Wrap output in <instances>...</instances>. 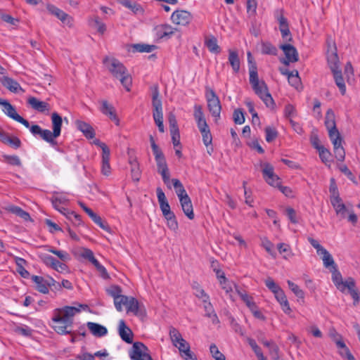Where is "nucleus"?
Segmentation results:
<instances>
[{"instance_id":"obj_37","label":"nucleus","mask_w":360,"mask_h":360,"mask_svg":"<svg viewBox=\"0 0 360 360\" xmlns=\"http://www.w3.org/2000/svg\"><path fill=\"white\" fill-rule=\"evenodd\" d=\"M121 4L126 8L130 9L133 13H138L143 12V8L140 4L130 1V0H122Z\"/></svg>"},{"instance_id":"obj_43","label":"nucleus","mask_w":360,"mask_h":360,"mask_svg":"<svg viewBox=\"0 0 360 360\" xmlns=\"http://www.w3.org/2000/svg\"><path fill=\"white\" fill-rule=\"evenodd\" d=\"M38 136H39L43 140L49 143L52 146H55L57 144V142L55 141L53 136L51 134V131L49 129H41V132H39Z\"/></svg>"},{"instance_id":"obj_33","label":"nucleus","mask_w":360,"mask_h":360,"mask_svg":"<svg viewBox=\"0 0 360 360\" xmlns=\"http://www.w3.org/2000/svg\"><path fill=\"white\" fill-rule=\"evenodd\" d=\"M1 140L3 143L9 145L14 148H18L20 146V140L15 136H10L7 134H1Z\"/></svg>"},{"instance_id":"obj_55","label":"nucleus","mask_w":360,"mask_h":360,"mask_svg":"<svg viewBox=\"0 0 360 360\" xmlns=\"http://www.w3.org/2000/svg\"><path fill=\"white\" fill-rule=\"evenodd\" d=\"M131 177L134 181H139L141 177V172L139 167V165L136 161L134 162V165L131 166Z\"/></svg>"},{"instance_id":"obj_36","label":"nucleus","mask_w":360,"mask_h":360,"mask_svg":"<svg viewBox=\"0 0 360 360\" xmlns=\"http://www.w3.org/2000/svg\"><path fill=\"white\" fill-rule=\"evenodd\" d=\"M261 51L263 54L276 56L277 55L278 50L271 43L266 41L262 42Z\"/></svg>"},{"instance_id":"obj_40","label":"nucleus","mask_w":360,"mask_h":360,"mask_svg":"<svg viewBox=\"0 0 360 360\" xmlns=\"http://www.w3.org/2000/svg\"><path fill=\"white\" fill-rule=\"evenodd\" d=\"M249 73H250V84L252 86H257L259 77L257 73V65H252L251 67H249Z\"/></svg>"},{"instance_id":"obj_3","label":"nucleus","mask_w":360,"mask_h":360,"mask_svg":"<svg viewBox=\"0 0 360 360\" xmlns=\"http://www.w3.org/2000/svg\"><path fill=\"white\" fill-rule=\"evenodd\" d=\"M103 63L112 75L118 79L125 89L129 91L132 79L125 66L117 59L108 56L103 58Z\"/></svg>"},{"instance_id":"obj_47","label":"nucleus","mask_w":360,"mask_h":360,"mask_svg":"<svg viewBox=\"0 0 360 360\" xmlns=\"http://www.w3.org/2000/svg\"><path fill=\"white\" fill-rule=\"evenodd\" d=\"M195 120L197 121L198 127L200 131L210 129L207 124L206 119L204 117L203 114H195Z\"/></svg>"},{"instance_id":"obj_12","label":"nucleus","mask_w":360,"mask_h":360,"mask_svg":"<svg viewBox=\"0 0 360 360\" xmlns=\"http://www.w3.org/2000/svg\"><path fill=\"white\" fill-rule=\"evenodd\" d=\"M207 107L210 112H220L221 107L219 99L214 91L210 88H206Z\"/></svg>"},{"instance_id":"obj_35","label":"nucleus","mask_w":360,"mask_h":360,"mask_svg":"<svg viewBox=\"0 0 360 360\" xmlns=\"http://www.w3.org/2000/svg\"><path fill=\"white\" fill-rule=\"evenodd\" d=\"M110 152L106 154H102L101 172L105 176H108L110 174Z\"/></svg>"},{"instance_id":"obj_54","label":"nucleus","mask_w":360,"mask_h":360,"mask_svg":"<svg viewBox=\"0 0 360 360\" xmlns=\"http://www.w3.org/2000/svg\"><path fill=\"white\" fill-rule=\"evenodd\" d=\"M107 293L112 297L114 300L122 294V288L118 285H112L106 290Z\"/></svg>"},{"instance_id":"obj_32","label":"nucleus","mask_w":360,"mask_h":360,"mask_svg":"<svg viewBox=\"0 0 360 360\" xmlns=\"http://www.w3.org/2000/svg\"><path fill=\"white\" fill-rule=\"evenodd\" d=\"M131 49L134 53H150L156 49V46L146 44H134L131 45Z\"/></svg>"},{"instance_id":"obj_17","label":"nucleus","mask_w":360,"mask_h":360,"mask_svg":"<svg viewBox=\"0 0 360 360\" xmlns=\"http://www.w3.org/2000/svg\"><path fill=\"white\" fill-rule=\"evenodd\" d=\"M127 312H132L136 316H141L145 313L143 305L140 304L139 301L134 297H129L127 304Z\"/></svg>"},{"instance_id":"obj_63","label":"nucleus","mask_w":360,"mask_h":360,"mask_svg":"<svg viewBox=\"0 0 360 360\" xmlns=\"http://www.w3.org/2000/svg\"><path fill=\"white\" fill-rule=\"evenodd\" d=\"M202 136V141L203 143L208 146L209 145L212 144V137L210 129L200 131Z\"/></svg>"},{"instance_id":"obj_6","label":"nucleus","mask_w":360,"mask_h":360,"mask_svg":"<svg viewBox=\"0 0 360 360\" xmlns=\"http://www.w3.org/2000/svg\"><path fill=\"white\" fill-rule=\"evenodd\" d=\"M129 356L131 360H153L148 348L141 342H136L133 344Z\"/></svg>"},{"instance_id":"obj_56","label":"nucleus","mask_w":360,"mask_h":360,"mask_svg":"<svg viewBox=\"0 0 360 360\" xmlns=\"http://www.w3.org/2000/svg\"><path fill=\"white\" fill-rule=\"evenodd\" d=\"M266 132V141L267 142H271L278 136V132L275 129L271 127H266L265 129Z\"/></svg>"},{"instance_id":"obj_62","label":"nucleus","mask_w":360,"mask_h":360,"mask_svg":"<svg viewBox=\"0 0 360 360\" xmlns=\"http://www.w3.org/2000/svg\"><path fill=\"white\" fill-rule=\"evenodd\" d=\"M4 158L6 162L11 165H21V161L17 155H4Z\"/></svg>"},{"instance_id":"obj_11","label":"nucleus","mask_w":360,"mask_h":360,"mask_svg":"<svg viewBox=\"0 0 360 360\" xmlns=\"http://www.w3.org/2000/svg\"><path fill=\"white\" fill-rule=\"evenodd\" d=\"M279 48L283 51L286 58V59H284L282 61L283 63L288 65L290 63H295L298 61V52L294 46L285 44L280 45Z\"/></svg>"},{"instance_id":"obj_7","label":"nucleus","mask_w":360,"mask_h":360,"mask_svg":"<svg viewBox=\"0 0 360 360\" xmlns=\"http://www.w3.org/2000/svg\"><path fill=\"white\" fill-rule=\"evenodd\" d=\"M275 18L279 24V30L282 38L286 41H292V37L289 29V24L287 18L283 15V11L277 10L275 12Z\"/></svg>"},{"instance_id":"obj_31","label":"nucleus","mask_w":360,"mask_h":360,"mask_svg":"<svg viewBox=\"0 0 360 360\" xmlns=\"http://www.w3.org/2000/svg\"><path fill=\"white\" fill-rule=\"evenodd\" d=\"M205 44L207 47L208 50L213 53H219L221 51V49L217 44V39L214 36L208 37L205 39Z\"/></svg>"},{"instance_id":"obj_21","label":"nucleus","mask_w":360,"mask_h":360,"mask_svg":"<svg viewBox=\"0 0 360 360\" xmlns=\"http://www.w3.org/2000/svg\"><path fill=\"white\" fill-rule=\"evenodd\" d=\"M152 105L153 112H162V101L158 86H154L152 88Z\"/></svg>"},{"instance_id":"obj_20","label":"nucleus","mask_w":360,"mask_h":360,"mask_svg":"<svg viewBox=\"0 0 360 360\" xmlns=\"http://www.w3.org/2000/svg\"><path fill=\"white\" fill-rule=\"evenodd\" d=\"M156 193L160 210L164 215L171 211L170 206L167 202L165 194L161 188H157Z\"/></svg>"},{"instance_id":"obj_38","label":"nucleus","mask_w":360,"mask_h":360,"mask_svg":"<svg viewBox=\"0 0 360 360\" xmlns=\"http://www.w3.org/2000/svg\"><path fill=\"white\" fill-rule=\"evenodd\" d=\"M15 263L18 267L17 271L21 276L28 278L30 273L23 266L27 263L26 260L20 257H16Z\"/></svg>"},{"instance_id":"obj_29","label":"nucleus","mask_w":360,"mask_h":360,"mask_svg":"<svg viewBox=\"0 0 360 360\" xmlns=\"http://www.w3.org/2000/svg\"><path fill=\"white\" fill-rule=\"evenodd\" d=\"M171 181L179 200L184 198V197H188L182 183L179 179H172Z\"/></svg>"},{"instance_id":"obj_13","label":"nucleus","mask_w":360,"mask_h":360,"mask_svg":"<svg viewBox=\"0 0 360 360\" xmlns=\"http://www.w3.org/2000/svg\"><path fill=\"white\" fill-rule=\"evenodd\" d=\"M171 20L174 24L185 26L190 23L192 15L188 11L177 10L173 12Z\"/></svg>"},{"instance_id":"obj_8","label":"nucleus","mask_w":360,"mask_h":360,"mask_svg":"<svg viewBox=\"0 0 360 360\" xmlns=\"http://www.w3.org/2000/svg\"><path fill=\"white\" fill-rule=\"evenodd\" d=\"M255 94L264 101L267 107L274 104V100L268 92V88L264 81L258 82L257 86H252Z\"/></svg>"},{"instance_id":"obj_28","label":"nucleus","mask_w":360,"mask_h":360,"mask_svg":"<svg viewBox=\"0 0 360 360\" xmlns=\"http://www.w3.org/2000/svg\"><path fill=\"white\" fill-rule=\"evenodd\" d=\"M319 255H322V260L323 262V265L326 268L333 269L334 267H337V265H336L332 255L329 253V252L326 249H324Z\"/></svg>"},{"instance_id":"obj_10","label":"nucleus","mask_w":360,"mask_h":360,"mask_svg":"<svg viewBox=\"0 0 360 360\" xmlns=\"http://www.w3.org/2000/svg\"><path fill=\"white\" fill-rule=\"evenodd\" d=\"M46 8L51 14L55 15L63 24L68 25L69 27H72L73 18L70 15L51 4H48Z\"/></svg>"},{"instance_id":"obj_39","label":"nucleus","mask_w":360,"mask_h":360,"mask_svg":"<svg viewBox=\"0 0 360 360\" xmlns=\"http://www.w3.org/2000/svg\"><path fill=\"white\" fill-rule=\"evenodd\" d=\"M261 166L262 167V172L264 180L269 177L273 176V178H275L274 168L271 164L269 162H264L261 165Z\"/></svg>"},{"instance_id":"obj_51","label":"nucleus","mask_w":360,"mask_h":360,"mask_svg":"<svg viewBox=\"0 0 360 360\" xmlns=\"http://www.w3.org/2000/svg\"><path fill=\"white\" fill-rule=\"evenodd\" d=\"M0 106L4 112H16L15 108L6 99L0 98Z\"/></svg>"},{"instance_id":"obj_24","label":"nucleus","mask_w":360,"mask_h":360,"mask_svg":"<svg viewBox=\"0 0 360 360\" xmlns=\"http://www.w3.org/2000/svg\"><path fill=\"white\" fill-rule=\"evenodd\" d=\"M229 63L231 65L233 72L238 73L240 70V58L236 50H229Z\"/></svg>"},{"instance_id":"obj_42","label":"nucleus","mask_w":360,"mask_h":360,"mask_svg":"<svg viewBox=\"0 0 360 360\" xmlns=\"http://www.w3.org/2000/svg\"><path fill=\"white\" fill-rule=\"evenodd\" d=\"M129 300V297H127L126 295H123L122 294L120 296H118L117 297H116L114 300V304H115V307L116 309L118 311H122V306L124 305L127 307Z\"/></svg>"},{"instance_id":"obj_41","label":"nucleus","mask_w":360,"mask_h":360,"mask_svg":"<svg viewBox=\"0 0 360 360\" xmlns=\"http://www.w3.org/2000/svg\"><path fill=\"white\" fill-rule=\"evenodd\" d=\"M277 248L280 254H283V258L285 259L294 255L290 245L286 243H281L278 244Z\"/></svg>"},{"instance_id":"obj_27","label":"nucleus","mask_w":360,"mask_h":360,"mask_svg":"<svg viewBox=\"0 0 360 360\" xmlns=\"http://www.w3.org/2000/svg\"><path fill=\"white\" fill-rule=\"evenodd\" d=\"M177 347L181 353H183L182 355L186 360H188V359H192V352L190 349V345L188 342H187L184 339L180 340L178 342Z\"/></svg>"},{"instance_id":"obj_34","label":"nucleus","mask_w":360,"mask_h":360,"mask_svg":"<svg viewBox=\"0 0 360 360\" xmlns=\"http://www.w3.org/2000/svg\"><path fill=\"white\" fill-rule=\"evenodd\" d=\"M7 210L9 212L16 214L17 216L21 217L22 219H25V221H28L30 219V216L28 212L24 211L20 207L11 205L8 206L7 207Z\"/></svg>"},{"instance_id":"obj_5","label":"nucleus","mask_w":360,"mask_h":360,"mask_svg":"<svg viewBox=\"0 0 360 360\" xmlns=\"http://www.w3.org/2000/svg\"><path fill=\"white\" fill-rule=\"evenodd\" d=\"M331 205L340 219L347 218L348 221L353 225L357 223L358 217L356 214L354 212L352 209H350L349 206H346V205L343 203L342 199L339 200L338 202H333Z\"/></svg>"},{"instance_id":"obj_44","label":"nucleus","mask_w":360,"mask_h":360,"mask_svg":"<svg viewBox=\"0 0 360 360\" xmlns=\"http://www.w3.org/2000/svg\"><path fill=\"white\" fill-rule=\"evenodd\" d=\"M288 79V82L291 86H294L296 89H298L299 86L300 85L301 81L298 75L297 70L290 72V74H289Z\"/></svg>"},{"instance_id":"obj_30","label":"nucleus","mask_w":360,"mask_h":360,"mask_svg":"<svg viewBox=\"0 0 360 360\" xmlns=\"http://www.w3.org/2000/svg\"><path fill=\"white\" fill-rule=\"evenodd\" d=\"M329 192L330 193V203L338 201L342 198L340 197L338 188L334 178H331L330 181Z\"/></svg>"},{"instance_id":"obj_60","label":"nucleus","mask_w":360,"mask_h":360,"mask_svg":"<svg viewBox=\"0 0 360 360\" xmlns=\"http://www.w3.org/2000/svg\"><path fill=\"white\" fill-rule=\"evenodd\" d=\"M14 331L16 333L20 334L25 337H29L32 335V329H30L28 326H17L15 328Z\"/></svg>"},{"instance_id":"obj_50","label":"nucleus","mask_w":360,"mask_h":360,"mask_svg":"<svg viewBox=\"0 0 360 360\" xmlns=\"http://www.w3.org/2000/svg\"><path fill=\"white\" fill-rule=\"evenodd\" d=\"M262 246L269 254H270L272 257H276V253L274 250V244L270 240L266 238H263L262 240Z\"/></svg>"},{"instance_id":"obj_59","label":"nucleus","mask_w":360,"mask_h":360,"mask_svg":"<svg viewBox=\"0 0 360 360\" xmlns=\"http://www.w3.org/2000/svg\"><path fill=\"white\" fill-rule=\"evenodd\" d=\"M269 351L272 360L280 359L279 347L276 343L269 348Z\"/></svg>"},{"instance_id":"obj_61","label":"nucleus","mask_w":360,"mask_h":360,"mask_svg":"<svg viewBox=\"0 0 360 360\" xmlns=\"http://www.w3.org/2000/svg\"><path fill=\"white\" fill-rule=\"evenodd\" d=\"M49 251L53 254L57 255L62 261H66L70 259V255L65 251L57 250L53 248H49Z\"/></svg>"},{"instance_id":"obj_2","label":"nucleus","mask_w":360,"mask_h":360,"mask_svg":"<svg viewBox=\"0 0 360 360\" xmlns=\"http://www.w3.org/2000/svg\"><path fill=\"white\" fill-rule=\"evenodd\" d=\"M326 57L328 66L333 73L336 85L339 88L341 94L344 95L346 91V87L342 77V70L339 68L340 60L335 43L330 37H328L326 40Z\"/></svg>"},{"instance_id":"obj_58","label":"nucleus","mask_w":360,"mask_h":360,"mask_svg":"<svg viewBox=\"0 0 360 360\" xmlns=\"http://www.w3.org/2000/svg\"><path fill=\"white\" fill-rule=\"evenodd\" d=\"M334 114H327L325 120V125L328 130L334 129L336 128Z\"/></svg>"},{"instance_id":"obj_46","label":"nucleus","mask_w":360,"mask_h":360,"mask_svg":"<svg viewBox=\"0 0 360 360\" xmlns=\"http://www.w3.org/2000/svg\"><path fill=\"white\" fill-rule=\"evenodd\" d=\"M169 336L174 346H177L178 342L184 339L179 331L174 327L169 328Z\"/></svg>"},{"instance_id":"obj_26","label":"nucleus","mask_w":360,"mask_h":360,"mask_svg":"<svg viewBox=\"0 0 360 360\" xmlns=\"http://www.w3.org/2000/svg\"><path fill=\"white\" fill-rule=\"evenodd\" d=\"M32 280L36 284L37 290L44 294L49 293V283L47 280L39 276H32Z\"/></svg>"},{"instance_id":"obj_19","label":"nucleus","mask_w":360,"mask_h":360,"mask_svg":"<svg viewBox=\"0 0 360 360\" xmlns=\"http://www.w3.org/2000/svg\"><path fill=\"white\" fill-rule=\"evenodd\" d=\"M179 202L181 204V209L185 215L189 219H193L195 215L193 212L192 202L190 197H184V198L179 200Z\"/></svg>"},{"instance_id":"obj_1","label":"nucleus","mask_w":360,"mask_h":360,"mask_svg":"<svg viewBox=\"0 0 360 360\" xmlns=\"http://www.w3.org/2000/svg\"><path fill=\"white\" fill-rule=\"evenodd\" d=\"M80 312V309L75 307L65 306L53 310L52 321L54 322V330L60 335L71 334L68 328L73 324L75 315Z\"/></svg>"},{"instance_id":"obj_57","label":"nucleus","mask_w":360,"mask_h":360,"mask_svg":"<svg viewBox=\"0 0 360 360\" xmlns=\"http://www.w3.org/2000/svg\"><path fill=\"white\" fill-rule=\"evenodd\" d=\"M51 202L55 209H58L59 207L67 203V200L63 197L53 196L51 198Z\"/></svg>"},{"instance_id":"obj_64","label":"nucleus","mask_w":360,"mask_h":360,"mask_svg":"<svg viewBox=\"0 0 360 360\" xmlns=\"http://www.w3.org/2000/svg\"><path fill=\"white\" fill-rule=\"evenodd\" d=\"M318 150L319 153V157L322 162L324 163L328 162V159L330 156V151L328 149L325 148L324 147H321Z\"/></svg>"},{"instance_id":"obj_23","label":"nucleus","mask_w":360,"mask_h":360,"mask_svg":"<svg viewBox=\"0 0 360 360\" xmlns=\"http://www.w3.org/2000/svg\"><path fill=\"white\" fill-rule=\"evenodd\" d=\"M86 326L90 332L96 337H103L108 333L107 328L98 323L88 322Z\"/></svg>"},{"instance_id":"obj_52","label":"nucleus","mask_w":360,"mask_h":360,"mask_svg":"<svg viewBox=\"0 0 360 360\" xmlns=\"http://www.w3.org/2000/svg\"><path fill=\"white\" fill-rule=\"evenodd\" d=\"M210 350L215 360H226L225 356L219 351L217 347L214 344L210 345Z\"/></svg>"},{"instance_id":"obj_4","label":"nucleus","mask_w":360,"mask_h":360,"mask_svg":"<svg viewBox=\"0 0 360 360\" xmlns=\"http://www.w3.org/2000/svg\"><path fill=\"white\" fill-rule=\"evenodd\" d=\"M332 272V280L336 288L341 291L345 292L346 289L348 290L349 293L354 300V305L356 306L360 300V295L358 289L356 287L355 281L353 278L349 277L346 281L342 280V275L338 271L337 267L330 269Z\"/></svg>"},{"instance_id":"obj_48","label":"nucleus","mask_w":360,"mask_h":360,"mask_svg":"<svg viewBox=\"0 0 360 360\" xmlns=\"http://www.w3.org/2000/svg\"><path fill=\"white\" fill-rule=\"evenodd\" d=\"M334 148V153L335 158L340 162L344 161L345 158V151L341 143L337 144L336 146H333Z\"/></svg>"},{"instance_id":"obj_16","label":"nucleus","mask_w":360,"mask_h":360,"mask_svg":"<svg viewBox=\"0 0 360 360\" xmlns=\"http://www.w3.org/2000/svg\"><path fill=\"white\" fill-rule=\"evenodd\" d=\"M119 335L122 340L127 343H132L133 333L131 330L127 326L124 320H120L119 322Z\"/></svg>"},{"instance_id":"obj_15","label":"nucleus","mask_w":360,"mask_h":360,"mask_svg":"<svg viewBox=\"0 0 360 360\" xmlns=\"http://www.w3.org/2000/svg\"><path fill=\"white\" fill-rule=\"evenodd\" d=\"M75 124L77 129L81 132H82V134L86 139H90L94 138V129L89 123L77 120L75 121Z\"/></svg>"},{"instance_id":"obj_22","label":"nucleus","mask_w":360,"mask_h":360,"mask_svg":"<svg viewBox=\"0 0 360 360\" xmlns=\"http://www.w3.org/2000/svg\"><path fill=\"white\" fill-rule=\"evenodd\" d=\"M0 82L5 88L11 92L16 93L20 89L19 83L9 77L3 76L0 78Z\"/></svg>"},{"instance_id":"obj_18","label":"nucleus","mask_w":360,"mask_h":360,"mask_svg":"<svg viewBox=\"0 0 360 360\" xmlns=\"http://www.w3.org/2000/svg\"><path fill=\"white\" fill-rule=\"evenodd\" d=\"M51 123L53 131H51L54 139L58 138L61 133V127L63 125V118L59 114H51Z\"/></svg>"},{"instance_id":"obj_9","label":"nucleus","mask_w":360,"mask_h":360,"mask_svg":"<svg viewBox=\"0 0 360 360\" xmlns=\"http://www.w3.org/2000/svg\"><path fill=\"white\" fill-rule=\"evenodd\" d=\"M158 172L161 175L164 184L169 189L172 188L170 184V173L165 160V157L155 159Z\"/></svg>"},{"instance_id":"obj_25","label":"nucleus","mask_w":360,"mask_h":360,"mask_svg":"<svg viewBox=\"0 0 360 360\" xmlns=\"http://www.w3.org/2000/svg\"><path fill=\"white\" fill-rule=\"evenodd\" d=\"M274 296L277 301L280 303L283 311L285 314H290L291 312V309L290 307L288 301L284 293V291L282 289H281L280 290L274 293Z\"/></svg>"},{"instance_id":"obj_45","label":"nucleus","mask_w":360,"mask_h":360,"mask_svg":"<svg viewBox=\"0 0 360 360\" xmlns=\"http://www.w3.org/2000/svg\"><path fill=\"white\" fill-rule=\"evenodd\" d=\"M328 135L333 146H336L337 144L342 142V139L341 138L340 132L337 128L328 130Z\"/></svg>"},{"instance_id":"obj_14","label":"nucleus","mask_w":360,"mask_h":360,"mask_svg":"<svg viewBox=\"0 0 360 360\" xmlns=\"http://www.w3.org/2000/svg\"><path fill=\"white\" fill-rule=\"evenodd\" d=\"M27 103L31 108L36 111L39 112H44L45 111H51L52 108L49 103L40 101L36 97H30L27 99Z\"/></svg>"},{"instance_id":"obj_49","label":"nucleus","mask_w":360,"mask_h":360,"mask_svg":"<svg viewBox=\"0 0 360 360\" xmlns=\"http://www.w3.org/2000/svg\"><path fill=\"white\" fill-rule=\"evenodd\" d=\"M289 288L293 292V293L298 297L301 299H304V293L302 290L300 288V287L292 282L291 281H287Z\"/></svg>"},{"instance_id":"obj_53","label":"nucleus","mask_w":360,"mask_h":360,"mask_svg":"<svg viewBox=\"0 0 360 360\" xmlns=\"http://www.w3.org/2000/svg\"><path fill=\"white\" fill-rule=\"evenodd\" d=\"M266 286L274 294L277 291L280 290L281 287L276 284L274 281L271 278L268 277L265 281Z\"/></svg>"}]
</instances>
